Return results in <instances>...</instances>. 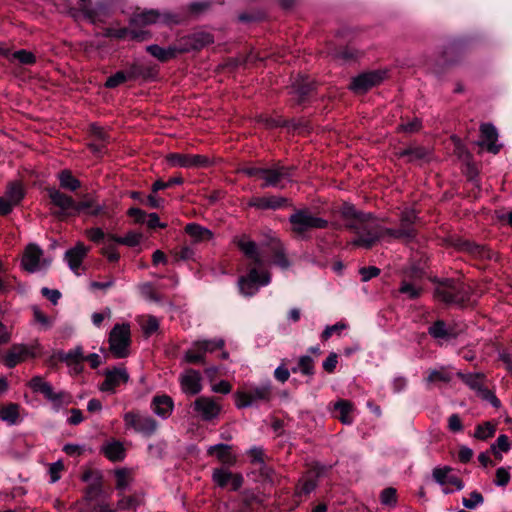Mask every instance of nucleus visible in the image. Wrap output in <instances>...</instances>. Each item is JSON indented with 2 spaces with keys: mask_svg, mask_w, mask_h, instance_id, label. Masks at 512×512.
I'll list each match as a JSON object with an SVG mask.
<instances>
[{
  "mask_svg": "<svg viewBox=\"0 0 512 512\" xmlns=\"http://www.w3.org/2000/svg\"><path fill=\"white\" fill-rule=\"evenodd\" d=\"M510 481V473L509 471L504 468V467H500L496 470V475H495V484L497 486H506Z\"/></svg>",
  "mask_w": 512,
  "mask_h": 512,
  "instance_id": "0e129e2a",
  "label": "nucleus"
},
{
  "mask_svg": "<svg viewBox=\"0 0 512 512\" xmlns=\"http://www.w3.org/2000/svg\"><path fill=\"white\" fill-rule=\"evenodd\" d=\"M213 482L221 488L231 485V490L237 491L243 484V477L241 474L232 473L225 468H215L212 472Z\"/></svg>",
  "mask_w": 512,
  "mask_h": 512,
  "instance_id": "6ab92c4d",
  "label": "nucleus"
},
{
  "mask_svg": "<svg viewBox=\"0 0 512 512\" xmlns=\"http://www.w3.org/2000/svg\"><path fill=\"white\" fill-rule=\"evenodd\" d=\"M88 249L83 244H77L74 248L68 250L66 252V259L68 261L69 267L78 274V269L80 268L83 259L87 255Z\"/></svg>",
  "mask_w": 512,
  "mask_h": 512,
  "instance_id": "473e14b6",
  "label": "nucleus"
},
{
  "mask_svg": "<svg viewBox=\"0 0 512 512\" xmlns=\"http://www.w3.org/2000/svg\"><path fill=\"white\" fill-rule=\"evenodd\" d=\"M334 410L338 413L336 418L343 424H351L353 417L351 415L353 411V404L348 400H339L334 404Z\"/></svg>",
  "mask_w": 512,
  "mask_h": 512,
  "instance_id": "4c0bfd02",
  "label": "nucleus"
},
{
  "mask_svg": "<svg viewBox=\"0 0 512 512\" xmlns=\"http://www.w3.org/2000/svg\"><path fill=\"white\" fill-rule=\"evenodd\" d=\"M104 493L103 490V479L101 474L95 475L94 479L89 482L88 486L84 490V496L81 501L75 503V506H79L82 503L86 505L95 504L101 501V497Z\"/></svg>",
  "mask_w": 512,
  "mask_h": 512,
  "instance_id": "5701e85b",
  "label": "nucleus"
},
{
  "mask_svg": "<svg viewBox=\"0 0 512 512\" xmlns=\"http://www.w3.org/2000/svg\"><path fill=\"white\" fill-rule=\"evenodd\" d=\"M214 41L213 36L207 32H198L192 35L181 38L178 42L180 49H185V52L191 50H200L203 47L212 44Z\"/></svg>",
  "mask_w": 512,
  "mask_h": 512,
  "instance_id": "4be33fe9",
  "label": "nucleus"
},
{
  "mask_svg": "<svg viewBox=\"0 0 512 512\" xmlns=\"http://www.w3.org/2000/svg\"><path fill=\"white\" fill-rule=\"evenodd\" d=\"M381 503L384 505H395L396 498V490L392 487L385 488L380 495Z\"/></svg>",
  "mask_w": 512,
  "mask_h": 512,
  "instance_id": "13d9d810",
  "label": "nucleus"
},
{
  "mask_svg": "<svg viewBox=\"0 0 512 512\" xmlns=\"http://www.w3.org/2000/svg\"><path fill=\"white\" fill-rule=\"evenodd\" d=\"M363 282H367L370 279L377 277L380 274V269L375 266L362 267L359 270Z\"/></svg>",
  "mask_w": 512,
  "mask_h": 512,
  "instance_id": "338daca9",
  "label": "nucleus"
},
{
  "mask_svg": "<svg viewBox=\"0 0 512 512\" xmlns=\"http://www.w3.org/2000/svg\"><path fill=\"white\" fill-rule=\"evenodd\" d=\"M109 350L115 358L129 355L131 332L129 324H116L109 333Z\"/></svg>",
  "mask_w": 512,
  "mask_h": 512,
  "instance_id": "20e7f679",
  "label": "nucleus"
},
{
  "mask_svg": "<svg viewBox=\"0 0 512 512\" xmlns=\"http://www.w3.org/2000/svg\"><path fill=\"white\" fill-rule=\"evenodd\" d=\"M341 216L345 227L356 235L351 242L353 246L370 249L387 236L386 228L379 224L373 214L358 211L353 205L344 204L341 208Z\"/></svg>",
  "mask_w": 512,
  "mask_h": 512,
  "instance_id": "f257e3e1",
  "label": "nucleus"
},
{
  "mask_svg": "<svg viewBox=\"0 0 512 512\" xmlns=\"http://www.w3.org/2000/svg\"><path fill=\"white\" fill-rule=\"evenodd\" d=\"M347 325L345 323H342V322H339V323H336L332 326H327L324 331L322 332L321 334V338L322 340L326 341L328 340L332 335L333 333H338L340 334V332L344 329H346Z\"/></svg>",
  "mask_w": 512,
  "mask_h": 512,
  "instance_id": "680f3d73",
  "label": "nucleus"
},
{
  "mask_svg": "<svg viewBox=\"0 0 512 512\" xmlns=\"http://www.w3.org/2000/svg\"><path fill=\"white\" fill-rule=\"evenodd\" d=\"M470 287L462 282L446 279L438 282L434 297L446 304L464 305L469 301Z\"/></svg>",
  "mask_w": 512,
  "mask_h": 512,
  "instance_id": "7ed1b4c3",
  "label": "nucleus"
},
{
  "mask_svg": "<svg viewBox=\"0 0 512 512\" xmlns=\"http://www.w3.org/2000/svg\"><path fill=\"white\" fill-rule=\"evenodd\" d=\"M38 345L27 346L25 344H14L7 351L4 357V364L8 368H13L17 364L25 361L28 358H34L36 356L35 349Z\"/></svg>",
  "mask_w": 512,
  "mask_h": 512,
  "instance_id": "4468645a",
  "label": "nucleus"
},
{
  "mask_svg": "<svg viewBox=\"0 0 512 512\" xmlns=\"http://www.w3.org/2000/svg\"><path fill=\"white\" fill-rule=\"evenodd\" d=\"M123 420L127 429H132L145 436L153 435L158 428V423L153 417L140 411L126 412L123 415Z\"/></svg>",
  "mask_w": 512,
  "mask_h": 512,
  "instance_id": "423d86ee",
  "label": "nucleus"
},
{
  "mask_svg": "<svg viewBox=\"0 0 512 512\" xmlns=\"http://www.w3.org/2000/svg\"><path fill=\"white\" fill-rule=\"evenodd\" d=\"M129 380V374L123 367L114 368L105 372V379L99 386L102 392L114 393L116 388L121 384L127 383Z\"/></svg>",
  "mask_w": 512,
  "mask_h": 512,
  "instance_id": "f3484780",
  "label": "nucleus"
},
{
  "mask_svg": "<svg viewBox=\"0 0 512 512\" xmlns=\"http://www.w3.org/2000/svg\"><path fill=\"white\" fill-rule=\"evenodd\" d=\"M289 223L291 232L300 238H306L311 230L328 227V221L313 214L309 208L295 209L289 216Z\"/></svg>",
  "mask_w": 512,
  "mask_h": 512,
  "instance_id": "f03ea898",
  "label": "nucleus"
},
{
  "mask_svg": "<svg viewBox=\"0 0 512 512\" xmlns=\"http://www.w3.org/2000/svg\"><path fill=\"white\" fill-rule=\"evenodd\" d=\"M10 60H17L19 63L24 65H32L36 62L35 55L27 50H18L10 55Z\"/></svg>",
  "mask_w": 512,
  "mask_h": 512,
  "instance_id": "8fccbe9b",
  "label": "nucleus"
},
{
  "mask_svg": "<svg viewBox=\"0 0 512 512\" xmlns=\"http://www.w3.org/2000/svg\"><path fill=\"white\" fill-rule=\"evenodd\" d=\"M496 427L491 422H485L476 427L474 437L480 440H486L494 435Z\"/></svg>",
  "mask_w": 512,
  "mask_h": 512,
  "instance_id": "09e8293b",
  "label": "nucleus"
},
{
  "mask_svg": "<svg viewBox=\"0 0 512 512\" xmlns=\"http://www.w3.org/2000/svg\"><path fill=\"white\" fill-rule=\"evenodd\" d=\"M29 386L34 392L43 394L57 410L72 402L71 395L64 391H54L53 387L48 382H45L41 377H33L29 382Z\"/></svg>",
  "mask_w": 512,
  "mask_h": 512,
  "instance_id": "39448f33",
  "label": "nucleus"
},
{
  "mask_svg": "<svg viewBox=\"0 0 512 512\" xmlns=\"http://www.w3.org/2000/svg\"><path fill=\"white\" fill-rule=\"evenodd\" d=\"M116 476V488L118 490L126 489L132 482L131 471L125 468L118 469L115 471Z\"/></svg>",
  "mask_w": 512,
  "mask_h": 512,
  "instance_id": "de8ad7c7",
  "label": "nucleus"
},
{
  "mask_svg": "<svg viewBox=\"0 0 512 512\" xmlns=\"http://www.w3.org/2000/svg\"><path fill=\"white\" fill-rule=\"evenodd\" d=\"M196 343L198 344V347H200V349H202V351L204 352L205 355H206V353H212L218 349H221L224 346V341L222 339L201 340V341H196Z\"/></svg>",
  "mask_w": 512,
  "mask_h": 512,
  "instance_id": "603ef678",
  "label": "nucleus"
},
{
  "mask_svg": "<svg viewBox=\"0 0 512 512\" xmlns=\"http://www.w3.org/2000/svg\"><path fill=\"white\" fill-rule=\"evenodd\" d=\"M291 170L292 168L290 167L280 166L278 164L270 168H264L261 177L263 180L261 188L278 187L283 179L291 177Z\"/></svg>",
  "mask_w": 512,
  "mask_h": 512,
  "instance_id": "a211bd4d",
  "label": "nucleus"
},
{
  "mask_svg": "<svg viewBox=\"0 0 512 512\" xmlns=\"http://www.w3.org/2000/svg\"><path fill=\"white\" fill-rule=\"evenodd\" d=\"M167 160L171 165L183 168H200L209 165L208 157L199 154L171 153L167 156Z\"/></svg>",
  "mask_w": 512,
  "mask_h": 512,
  "instance_id": "dca6fc26",
  "label": "nucleus"
},
{
  "mask_svg": "<svg viewBox=\"0 0 512 512\" xmlns=\"http://www.w3.org/2000/svg\"><path fill=\"white\" fill-rule=\"evenodd\" d=\"M422 127L421 120L418 118H414L406 123H402L398 126V130L405 133H415L418 132Z\"/></svg>",
  "mask_w": 512,
  "mask_h": 512,
  "instance_id": "4d7b16f0",
  "label": "nucleus"
},
{
  "mask_svg": "<svg viewBox=\"0 0 512 512\" xmlns=\"http://www.w3.org/2000/svg\"><path fill=\"white\" fill-rule=\"evenodd\" d=\"M153 412L161 418H168L174 407L173 400L170 396L160 395L154 396L151 402Z\"/></svg>",
  "mask_w": 512,
  "mask_h": 512,
  "instance_id": "c756f323",
  "label": "nucleus"
},
{
  "mask_svg": "<svg viewBox=\"0 0 512 512\" xmlns=\"http://www.w3.org/2000/svg\"><path fill=\"white\" fill-rule=\"evenodd\" d=\"M60 186L69 191H76L81 187V182L75 178L70 170H62L58 174Z\"/></svg>",
  "mask_w": 512,
  "mask_h": 512,
  "instance_id": "ea45409f",
  "label": "nucleus"
},
{
  "mask_svg": "<svg viewBox=\"0 0 512 512\" xmlns=\"http://www.w3.org/2000/svg\"><path fill=\"white\" fill-rule=\"evenodd\" d=\"M484 499L481 493L473 491L470 493L469 498H463L462 503L468 509H474L479 504L483 503Z\"/></svg>",
  "mask_w": 512,
  "mask_h": 512,
  "instance_id": "6e6d98bb",
  "label": "nucleus"
},
{
  "mask_svg": "<svg viewBox=\"0 0 512 512\" xmlns=\"http://www.w3.org/2000/svg\"><path fill=\"white\" fill-rule=\"evenodd\" d=\"M323 472V467L314 466L303 475L296 486V495H309L315 490L318 484V479Z\"/></svg>",
  "mask_w": 512,
  "mask_h": 512,
  "instance_id": "aec40b11",
  "label": "nucleus"
},
{
  "mask_svg": "<svg viewBox=\"0 0 512 512\" xmlns=\"http://www.w3.org/2000/svg\"><path fill=\"white\" fill-rule=\"evenodd\" d=\"M417 215L414 210H405L401 213L400 226L397 229L386 228V235L393 239L411 241L417 235L415 222Z\"/></svg>",
  "mask_w": 512,
  "mask_h": 512,
  "instance_id": "0eeeda50",
  "label": "nucleus"
},
{
  "mask_svg": "<svg viewBox=\"0 0 512 512\" xmlns=\"http://www.w3.org/2000/svg\"><path fill=\"white\" fill-rule=\"evenodd\" d=\"M270 282L268 272H259L256 268L250 269L246 277L239 280V287L244 295L251 296L257 291V284L267 285Z\"/></svg>",
  "mask_w": 512,
  "mask_h": 512,
  "instance_id": "ddd939ff",
  "label": "nucleus"
},
{
  "mask_svg": "<svg viewBox=\"0 0 512 512\" xmlns=\"http://www.w3.org/2000/svg\"><path fill=\"white\" fill-rule=\"evenodd\" d=\"M451 380H452L451 372H449L444 367H442L440 369L430 370L428 377H427V382H429V383H438V382L448 383Z\"/></svg>",
  "mask_w": 512,
  "mask_h": 512,
  "instance_id": "49530a36",
  "label": "nucleus"
},
{
  "mask_svg": "<svg viewBox=\"0 0 512 512\" xmlns=\"http://www.w3.org/2000/svg\"><path fill=\"white\" fill-rule=\"evenodd\" d=\"M292 372H300L305 376H313L314 375V360L308 356L303 355L299 358L297 367L292 368Z\"/></svg>",
  "mask_w": 512,
  "mask_h": 512,
  "instance_id": "37998d69",
  "label": "nucleus"
},
{
  "mask_svg": "<svg viewBox=\"0 0 512 512\" xmlns=\"http://www.w3.org/2000/svg\"><path fill=\"white\" fill-rule=\"evenodd\" d=\"M492 450L494 451V454L495 456L501 460L502 459V455L496 451V449H499L500 451L502 452H507L509 449H510V444H509V438L507 435H500L495 444L492 445Z\"/></svg>",
  "mask_w": 512,
  "mask_h": 512,
  "instance_id": "5fc2aeb1",
  "label": "nucleus"
},
{
  "mask_svg": "<svg viewBox=\"0 0 512 512\" xmlns=\"http://www.w3.org/2000/svg\"><path fill=\"white\" fill-rule=\"evenodd\" d=\"M163 22L166 24L178 23L174 15L164 13L161 14L158 10H144L139 13H135L130 19V25L132 27H144L147 25Z\"/></svg>",
  "mask_w": 512,
  "mask_h": 512,
  "instance_id": "9d476101",
  "label": "nucleus"
},
{
  "mask_svg": "<svg viewBox=\"0 0 512 512\" xmlns=\"http://www.w3.org/2000/svg\"><path fill=\"white\" fill-rule=\"evenodd\" d=\"M59 360L65 362L68 366H71L75 373H80L82 371L81 363L85 360L83 355V350L81 347H76L75 349L63 353L59 356Z\"/></svg>",
  "mask_w": 512,
  "mask_h": 512,
  "instance_id": "f704fd0d",
  "label": "nucleus"
},
{
  "mask_svg": "<svg viewBox=\"0 0 512 512\" xmlns=\"http://www.w3.org/2000/svg\"><path fill=\"white\" fill-rule=\"evenodd\" d=\"M480 133L482 138L481 145L485 146L490 153L497 154L500 151L501 145L497 144L498 133L496 128L490 123H484L480 126Z\"/></svg>",
  "mask_w": 512,
  "mask_h": 512,
  "instance_id": "393cba45",
  "label": "nucleus"
},
{
  "mask_svg": "<svg viewBox=\"0 0 512 512\" xmlns=\"http://www.w3.org/2000/svg\"><path fill=\"white\" fill-rule=\"evenodd\" d=\"M47 191L52 204L60 209L59 212L55 213V216L60 219L67 216H73L75 201L71 196L56 188H49Z\"/></svg>",
  "mask_w": 512,
  "mask_h": 512,
  "instance_id": "2eb2a0df",
  "label": "nucleus"
},
{
  "mask_svg": "<svg viewBox=\"0 0 512 512\" xmlns=\"http://www.w3.org/2000/svg\"><path fill=\"white\" fill-rule=\"evenodd\" d=\"M469 251L473 255L478 256L482 259H492L493 258V252L484 246L474 244V245L470 246Z\"/></svg>",
  "mask_w": 512,
  "mask_h": 512,
  "instance_id": "052dcab7",
  "label": "nucleus"
},
{
  "mask_svg": "<svg viewBox=\"0 0 512 512\" xmlns=\"http://www.w3.org/2000/svg\"><path fill=\"white\" fill-rule=\"evenodd\" d=\"M272 397L271 385H263L255 387L247 392H236V406L238 408H244L253 405L258 401H270Z\"/></svg>",
  "mask_w": 512,
  "mask_h": 512,
  "instance_id": "9b49d317",
  "label": "nucleus"
},
{
  "mask_svg": "<svg viewBox=\"0 0 512 512\" xmlns=\"http://www.w3.org/2000/svg\"><path fill=\"white\" fill-rule=\"evenodd\" d=\"M128 28H120V29H114V28H105L103 32V36L107 38H116V39H124L128 37Z\"/></svg>",
  "mask_w": 512,
  "mask_h": 512,
  "instance_id": "e2e57ef3",
  "label": "nucleus"
},
{
  "mask_svg": "<svg viewBox=\"0 0 512 512\" xmlns=\"http://www.w3.org/2000/svg\"><path fill=\"white\" fill-rule=\"evenodd\" d=\"M429 154V150L421 146L410 147L399 153L401 157H408L409 161L426 159L429 156Z\"/></svg>",
  "mask_w": 512,
  "mask_h": 512,
  "instance_id": "a18cd8bd",
  "label": "nucleus"
},
{
  "mask_svg": "<svg viewBox=\"0 0 512 512\" xmlns=\"http://www.w3.org/2000/svg\"><path fill=\"white\" fill-rule=\"evenodd\" d=\"M288 199L281 196H264V197H252L248 206L254 207L261 210L266 209H278L287 205Z\"/></svg>",
  "mask_w": 512,
  "mask_h": 512,
  "instance_id": "a878e982",
  "label": "nucleus"
},
{
  "mask_svg": "<svg viewBox=\"0 0 512 512\" xmlns=\"http://www.w3.org/2000/svg\"><path fill=\"white\" fill-rule=\"evenodd\" d=\"M193 411L201 420L210 422L218 418L222 411V406L217 399L201 396L192 403Z\"/></svg>",
  "mask_w": 512,
  "mask_h": 512,
  "instance_id": "1a4fd4ad",
  "label": "nucleus"
},
{
  "mask_svg": "<svg viewBox=\"0 0 512 512\" xmlns=\"http://www.w3.org/2000/svg\"><path fill=\"white\" fill-rule=\"evenodd\" d=\"M428 333L435 339L449 340L456 337L454 328L448 326L443 320H437L429 328Z\"/></svg>",
  "mask_w": 512,
  "mask_h": 512,
  "instance_id": "72a5a7b5",
  "label": "nucleus"
},
{
  "mask_svg": "<svg viewBox=\"0 0 512 512\" xmlns=\"http://www.w3.org/2000/svg\"><path fill=\"white\" fill-rule=\"evenodd\" d=\"M72 15L76 19L83 17L91 23H96L98 19V12L93 7L91 0H80L78 6L72 9Z\"/></svg>",
  "mask_w": 512,
  "mask_h": 512,
  "instance_id": "2f4dec72",
  "label": "nucleus"
},
{
  "mask_svg": "<svg viewBox=\"0 0 512 512\" xmlns=\"http://www.w3.org/2000/svg\"><path fill=\"white\" fill-rule=\"evenodd\" d=\"M233 241L247 257L253 260L256 265H262V258L254 241L249 240L246 235L235 237Z\"/></svg>",
  "mask_w": 512,
  "mask_h": 512,
  "instance_id": "c85d7f7f",
  "label": "nucleus"
},
{
  "mask_svg": "<svg viewBox=\"0 0 512 512\" xmlns=\"http://www.w3.org/2000/svg\"><path fill=\"white\" fill-rule=\"evenodd\" d=\"M209 455H215L224 465L232 466L236 463V456L231 451V446L227 444H217L210 446L207 450Z\"/></svg>",
  "mask_w": 512,
  "mask_h": 512,
  "instance_id": "7c9ffc66",
  "label": "nucleus"
},
{
  "mask_svg": "<svg viewBox=\"0 0 512 512\" xmlns=\"http://www.w3.org/2000/svg\"><path fill=\"white\" fill-rule=\"evenodd\" d=\"M42 256V250L35 244H29L22 257L23 268L33 273L40 268V258Z\"/></svg>",
  "mask_w": 512,
  "mask_h": 512,
  "instance_id": "bb28decb",
  "label": "nucleus"
},
{
  "mask_svg": "<svg viewBox=\"0 0 512 512\" xmlns=\"http://www.w3.org/2000/svg\"><path fill=\"white\" fill-rule=\"evenodd\" d=\"M338 363V355L331 352L328 357L323 361V369L328 373H333Z\"/></svg>",
  "mask_w": 512,
  "mask_h": 512,
  "instance_id": "774afa93",
  "label": "nucleus"
},
{
  "mask_svg": "<svg viewBox=\"0 0 512 512\" xmlns=\"http://www.w3.org/2000/svg\"><path fill=\"white\" fill-rule=\"evenodd\" d=\"M386 77L387 72L385 70L364 72L352 79L349 89L357 94L365 93L372 87L379 85Z\"/></svg>",
  "mask_w": 512,
  "mask_h": 512,
  "instance_id": "6e6552de",
  "label": "nucleus"
},
{
  "mask_svg": "<svg viewBox=\"0 0 512 512\" xmlns=\"http://www.w3.org/2000/svg\"><path fill=\"white\" fill-rule=\"evenodd\" d=\"M172 255L176 261H187L194 257V250L190 246H180L172 250Z\"/></svg>",
  "mask_w": 512,
  "mask_h": 512,
  "instance_id": "3c124183",
  "label": "nucleus"
},
{
  "mask_svg": "<svg viewBox=\"0 0 512 512\" xmlns=\"http://www.w3.org/2000/svg\"><path fill=\"white\" fill-rule=\"evenodd\" d=\"M420 279L421 273L418 271H416V276L413 279H409V276L406 275L400 283L399 293L406 295L410 300L418 299L423 293Z\"/></svg>",
  "mask_w": 512,
  "mask_h": 512,
  "instance_id": "b1692460",
  "label": "nucleus"
},
{
  "mask_svg": "<svg viewBox=\"0 0 512 512\" xmlns=\"http://www.w3.org/2000/svg\"><path fill=\"white\" fill-rule=\"evenodd\" d=\"M5 197L14 205H18L24 197V191L20 182H11L8 184Z\"/></svg>",
  "mask_w": 512,
  "mask_h": 512,
  "instance_id": "79ce46f5",
  "label": "nucleus"
},
{
  "mask_svg": "<svg viewBox=\"0 0 512 512\" xmlns=\"http://www.w3.org/2000/svg\"><path fill=\"white\" fill-rule=\"evenodd\" d=\"M185 232L192 238L194 243L209 241L213 236L209 229L195 223L186 225Z\"/></svg>",
  "mask_w": 512,
  "mask_h": 512,
  "instance_id": "e433bc0d",
  "label": "nucleus"
},
{
  "mask_svg": "<svg viewBox=\"0 0 512 512\" xmlns=\"http://www.w3.org/2000/svg\"><path fill=\"white\" fill-rule=\"evenodd\" d=\"M20 406L16 403H8L0 406V419L9 425L18 422L20 416Z\"/></svg>",
  "mask_w": 512,
  "mask_h": 512,
  "instance_id": "58836bf2",
  "label": "nucleus"
},
{
  "mask_svg": "<svg viewBox=\"0 0 512 512\" xmlns=\"http://www.w3.org/2000/svg\"><path fill=\"white\" fill-rule=\"evenodd\" d=\"M104 455L111 461H120L125 456V450L120 442H112L107 444L102 449Z\"/></svg>",
  "mask_w": 512,
  "mask_h": 512,
  "instance_id": "a19ab883",
  "label": "nucleus"
},
{
  "mask_svg": "<svg viewBox=\"0 0 512 512\" xmlns=\"http://www.w3.org/2000/svg\"><path fill=\"white\" fill-rule=\"evenodd\" d=\"M457 376L471 389L475 390L480 395L486 388L484 386L485 376L481 373H468L464 374L461 372L457 373Z\"/></svg>",
  "mask_w": 512,
  "mask_h": 512,
  "instance_id": "c9c22d12",
  "label": "nucleus"
},
{
  "mask_svg": "<svg viewBox=\"0 0 512 512\" xmlns=\"http://www.w3.org/2000/svg\"><path fill=\"white\" fill-rule=\"evenodd\" d=\"M453 469L450 466L436 467L432 471L433 479L444 486L443 492L448 494L453 492V488L456 490H462L464 488L463 481L452 473Z\"/></svg>",
  "mask_w": 512,
  "mask_h": 512,
  "instance_id": "f8f14e48",
  "label": "nucleus"
},
{
  "mask_svg": "<svg viewBox=\"0 0 512 512\" xmlns=\"http://www.w3.org/2000/svg\"><path fill=\"white\" fill-rule=\"evenodd\" d=\"M183 393L193 396L201 392V375L194 369L185 370L179 377Z\"/></svg>",
  "mask_w": 512,
  "mask_h": 512,
  "instance_id": "412c9836",
  "label": "nucleus"
},
{
  "mask_svg": "<svg viewBox=\"0 0 512 512\" xmlns=\"http://www.w3.org/2000/svg\"><path fill=\"white\" fill-rule=\"evenodd\" d=\"M146 50L161 62H167L170 59L175 58L178 54L185 53V49H180L179 42L169 46L168 48H162L159 45L153 44L147 46Z\"/></svg>",
  "mask_w": 512,
  "mask_h": 512,
  "instance_id": "cd10ccee",
  "label": "nucleus"
},
{
  "mask_svg": "<svg viewBox=\"0 0 512 512\" xmlns=\"http://www.w3.org/2000/svg\"><path fill=\"white\" fill-rule=\"evenodd\" d=\"M363 53L357 49L346 47L338 53L339 58L343 60H356L360 58Z\"/></svg>",
  "mask_w": 512,
  "mask_h": 512,
  "instance_id": "69168bd1",
  "label": "nucleus"
},
{
  "mask_svg": "<svg viewBox=\"0 0 512 512\" xmlns=\"http://www.w3.org/2000/svg\"><path fill=\"white\" fill-rule=\"evenodd\" d=\"M112 240H114L117 243L124 244L130 247L136 246L140 243L141 240V234L138 233H128L124 237H114L110 236Z\"/></svg>",
  "mask_w": 512,
  "mask_h": 512,
  "instance_id": "864d4df0",
  "label": "nucleus"
},
{
  "mask_svg": "<svg viewBox=\"0 0 512 512\" xmlns=\"http://www.w3.org/2000/svg\"><path fill=\"white\" fill-rule=\"evenodd\" d=\"M126 80H127V75L124 72L119 71V72L115 73L114 75L108 77V79L105 82V86L107 88H115V87L119 86L120 84L124 83Z\"/></svg>",
  "mask_w": 512,
  "mask_h": 512,
  "instance_id": "bf43d9fd",
  "label": "nucleus"
},
{
  "mask_svg": "<svg viewBox=\"0 0 512 512\" xmlns=\"http://www.w3.org/2000/svg\"><path fill=\"white\" fill-rule=\"evenodd\" d=\"M184 360L190 364H204L205 354L196 342L185 352Z\"/></svg>",
  "mask_w": 512,
  "mask_h": 512,
  "instance_id": "c03bdc74",
  "label": "nucleus"
}]
</instances>
